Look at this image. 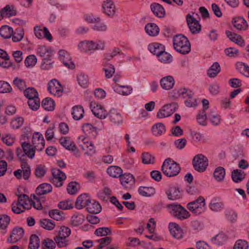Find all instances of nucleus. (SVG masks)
Instances as JSON below:
<instances>
[{
	"instance_id": "obj_35",
	"label": "nucleus",
	"mask_w": 249,
	"mask_h": 249,
	"mask_svg": "<svg viewBox=\"0 0 249 249\" xmlns=\"http://www.w3.org/2000/svg\"><path fill=\"white\" fill-rule=\"evenodd\" d=\"M94 45L93 41L85 40L81 42L78 45V47L82 52H87L89 51L95 50Z\"/></svg>"
},
{
	"instance_id": "obj_31",
	"label": "nucleus",
	"mask_w": 249,
	"mask_h": 249,
	"mask_svg": "<svg viewBox=\"0 0 249 249\" xmlns=\"http://www.w3.org/2000/svg\"><path fill=\"white\" fill-rule=\"evenodd\" d=\"M150 7L154 14L157 17L162 18L164 16V9L160 4L157 3H154L151 5Z\"/></svg>"
},
{
	"instance_id": "obj_33",
	"label": "nucleus",
	"mask_w": 249,
	"mask_h": 249,
	"mask_svg": "<svg viewBox=\"0 0 249 249\" xmlns=\"http://www.w3.org/2000/svg\"><path fill=\"white\" fill-rule=\"evenodd\" d=\"M52 191V186L50 184L44 183L37 187L36 193L37 195L41 196L49 193Z\"/></svg>"
},
{
	"instance_id": "obj_20",
	"label": "nucleus",
	"mask_w": 249,
	"mask_h": 249,
	"mask_svg": "<svg viewBox=\"0 0 249 249\" xmlns=\"http://www.w3.org/2000/svg\"><path fill=\"white\" fill-rule=\"evenodd\" d=\"M34 32L36 36L39 38H46L49 41L52 40V36L46 27L41 29L39 26H36L34 28Z\"/></svg>"
},
{
	"instance_id": "obj_53",
	"label": "nucleus",
	"mask_w": 249,
	"mask_h": 249,
	"mask_svg": "<svg viewBox=\"0 0 249 249\" xmlns=\"http://www.w3.org/2000/svg\"><path fill=\"white\" fill-rule=\"evenodd\" d=\"M40 225L41 227L47 230H52L55 226L54 222L48 219H43L40 220Z\"/></svg>"
},
{
	"instance_id": "obj_3",
	"label": "nucleus",
	"mask_w": 249,
	"mask_h": 249,
	"mask_svg": "<svg viewBox=\"0 0 249 249\" xmlns=\"http://www.w3.org/2000/svg\"><path fill=\"white\" fill-rule=\"evenodd\" d=\"M166 208L173 216L181 220L187 219L190 216L189 213L177 203L167 204Z\"/></svg>"
},
{
	"instance_id": "obj_16",
	"label": "nucleus",
	"mask_w": 249,
	"mask_h": 249,
	"mask_svg": "<svg viewBox=\"0 0 249 249\" xmlns=\"http://www.w3.org/2000/svg\"><path fill=\"white\" fill-rule=\"evenodd\" d=\"M24 235V230L21 228H15L12 230L7 241L11 243H14L20 239Z\"/></svg>"
},
{
	"instance_id": "obj_29",
	"label": "nucleus",
	"mask_w": 249,
	"mask_h": 249,
	"mask_svg": "<svg viewBox=\"0 0 249 249\" xmlns=\"http://www.w3.org/2000/svg\"><path fill=\"white\" fill-rule=\"evenodd\" d=\"M226 34L227 37L232 42H235L236 44L241 46L244 45V40L240 36L229 31H226Z\"/></svg>"
},
{
	"instance_id": "obj_46",
	"label": "nucleus",
	"mask_w": 249,
	"mask_h": 249,
	"mask_svg": "<svg viewBox=\"0 0 249 249\" xmlns=\"http://www.w3.org/2000/svg\"><path fill=\"white\" fill-rule=\"evenodd\" d=\"M208 118L213 125H217L220 123V117L214 110L210 111L208 115Z\"/></svg>"
},
{
	"instance_id": "obj_15",
	"label": "nucleus",
	"mask_w": 249,
	"mask_h": 249,
	"mask_svg": "<svg viewBox=\"0 0 249 249\" xmlns=\"http://www.w3.org/2000/svg\"><path fill=\"white\" fill-rule=\"evenodd\" d=\"M59 57L60 61L63 64L69 69H74L75 65L71 61L70 55L65 50H60L59 51Z\"/></svg>"
},
{
	"instance_id": "obj_55",
	"label": "nucleus",
	"mask_w": 249,
	"mask_h": 249,
	"mask_svg": "<svg viewBox=\"0 0 249 249\" xmlns=\"http://www.w3.org/2000/svg\"><path fill=\"white\" fill-rule=\"evenodd\" d=\"M40 245V241L38 237L36 234H33L30 238L29 248L30 249H37Z\"/></svg>"
},
{
	"instance_id": "obj_5",
	"label": "nucleus",
	"mask_w": 249,
	"mask_h": 249,
	"mask_svg": "<svg viewBox=\"0 0 249 249\" xmlns=\"http://www.w3.org/2000/svg\"><path fill=\"white\" fill-rule=\"evenodd\" d=\"M187 208L196 215L201 214L206 210L204 198L199 196L196 199L188 203L187 205Z\"/></svg>"
},
{
	"instance_id": "obj_36",
	"label": "nucleus",
	"mask_w": 249,
	"mask_h": 249,
	"mask_svg": "<svg viewBox=\"0 0 249 249\" xmlns=\"http://www.w3.org/2000/svg\"><path fill=\"white\" fill-rule=\"evenodd\" d=\"M233 25L235 28L239 30H246L248 27L247 21L241 17L234 19Z\"/></svg>"
},
{
	"instance_id": "obj_17",
	"label": "nucleus",
	"mask_w": 249,
	"mask_h": 249,
	"mask_svg": "<svg viewBox=\"0 0 249 249\" xmlns=\"http://www.w3.org/2000/svg\"><path fill=\"white\" fill-rule=\"evenodd\" d=\"M91 198L86 194H82L79 196L75 203V207L78 209H81L84 207H87L90 202Z\"/></svg>"
},
{
	"instance_id": "obj_25",
	"label": "nucleus",
	"mask_w": 249,
	"mask_h": 249,
	"mask_svg": "<svg viewBox=\"0 0 249 249\" xmlns=\"http://www.w3.org/2000/svg\"><path fill=\"white\" fill-rule=\"evenodd\" d=\"M107 116L110 121L114 124H119L123 123V118L121 114L115 109H111Z\"/></svg>"
},
{
	"instance_id": "obj_44",
	"label": "nucleus",
	"mask_w": 249,
	"mask_h": 249,
	"mask_svg": "<svg viewBox=\"0 0 249 249\" xmlns=\"http://www.w3.org/2000/svg\"><path fill=\"white\" fill-rule=\"evenodd\" d=\"M138 192L141 195L146 197L151 196L155 193V189L152 187H146L141 186L139 188Z\"/></svg>"
},
{
	"instance_id": "obj_28",
	"label": "nucleus",
	"mask_w": 249,
	"mask_h": 249,
	"mask_svg": "<svg viewBox=\"0 0 249 249\" xmlns=\"http://www.w3.org/2000/svg\"><path fill=\"white\" fill-rule=\"evenodd\" d=\"M148 49L151 53L157 55V56L165 50L163 45L156 42L150 44L148 45Z\"/></svg>"
},
{
	"instance_id": "obj_41",
	"label": "nucleus",
	"mask_w": 249,
	"mask_h": 249,
	"mask_svg": "<svg viewBox=\"0 0 249 249\" xmlns=\"http://www.w3.org/2000/svg\"><path fill=\"white\" fill-rule=\"evenodd\" d=\"M221 68L219 64L217 62H214L208 69L207 74L211 78L215 77L220 71Z\"/></svg>"
},
{
	"instance_id": "obj_10",
	"label": "nucleus",
	"mask_w": 249,
	"mask_h": 249,
	"mask_svg": "<svg viewBox=\"0 0 249 249\" xmlns=\"http://www.w3.org/2000/svg\"><path fill=\"white\" fill-rule=\"evenodd\" d=\"M48 90L51 94L57 97H60L63 93V88L59 82L53 79L48 84Z\"/></svg>"
},
{
	"instance_id": "obj_64",
	"label": "nucleus",
	"mask_w": 249,
	"mask_h": 249,
	"mask_svg": "<svg viewBox=\"0 0 249 249\" xmlns=\"http://www.w3.org/2000/svg\"><path fill=\"white\" fill-rule=\"evenodd\" d=\"M248 243L244 240L239 239L235 243L233 249H248Z\"/></svg>"
},
{
	"instance_id": "obj_30",
	"label": "nucleus",
	"mask_w": 249,
	"mask_h": 249,
	"mask_svg": "<svg viewBox=\"0 0 249 249\" xmlns=\"http://www.w3.org/2000/svg\"><path fill=\"white\" fill-rule=\"evenodd\" d=\"M82 130L84 133L89 136L95 137L97 135V128L90 124H85L82 126Z\"/></svg>"
},
{
	"instance_id": "obj_27",
	"label": "nucleus",
	"mask_w": 249,
	"mask_h": 249,
	"mask_svg": "<svg viewBox=\"0 0 249 249\" xmlns=\"http://www.w3.org/2000/svg\"><path fill=\"white\" fill-rule=\"evenodd\" d=\"M86 209L89 213L96 214L101 211L102 207L98 202L91 199Z\"/></svg>"
},
{
	"instance_id": "obj_21",
	"label": "nucleus",
	"mask_w": 249,
	"mask_h": 249,
	"mask_svg": "<svg viewBox=\"0 0 249 249\" xmlns=\"http://www.w3.org/2000/svg\"><path fill=\"white\" fill-rule=\"evenodd\" d=\"M104 12L108 16H113L116 12L115 5L111 0H105L102 5Z\"/></svg>"
},
{
	"instance_id": "obj_7",
	"label": "nucleus",
	"mask_w": 249,
	"mask_h": 249,
	"mask_svg": "<svg viewBox=\"0 0 249 249\" xmlns=\"http://www.w3.org/2000/svg\"><path fill=\"white\" fill-rule=\"evenodd\" d=\"M192 163L196 171L203 172L206 170L208 165V159L202 154H198L194 157Z\"/></svg>"
},
{
	"instance_id": "obj_38",
	"label": "nucleus",
	"mask_w": 249,
	"mask_h": 249,
	"mask_svg": "<svg viewBox=\"0 0 249 249\" xmlns=\"http://www.w3.org/2000/svg\"><path fill=\"white\" fill-rule=\"evenodd\" d=\"M224 206L223 203L220 200V198H214L213 199L209 204L210 209L215 212L220 211Z\"/></svg>"
},
{
	"instance_id": "obj_37",
	"label": "nucleus",
	"mask_w": 249,
	"mask_h": 249,
	"mask_svg": "<svg viewBox=\"0 0 249 249\" xmlns=\"http://www.w3.org/2000/svg\"><path fill=\"white\" fill-rule=\"evenodd\" d=\"M114 91L123 95H127L132 91V88L128 86L116 85L114 87Z\"/></svg>"
},
{
	"instance_id": "obj_57",
	"label": "nucleus",
	"mask_w": 249,
	"mask_h": 249,
	"mask_svg": "<svg viewBox=\"0 0 249 249\" xmlns=\"http://www.w3.org/2000/svg\"><path fill=\"white\" fill-rule=\"evenodd\" d=\"M28 105L32 110H36L40 107V100L38 96L28 99Z\"/></svg>"
},
{
	"instance_id": "obj_11",
	"label": "nucleus",
	"mask_w": 249,
	"mask_h": 249,
	"mask_svg": "<svg viewBox=\"0 0 249 249\" xmlns=\"http://www.w3.org/2000/svg\"><path fill=\"white\" fill-rule=\"evenodd\" d=\"M53 183L56 187H61L63 185V181L66 179V176L64 173L60 169L54 168L52 170Z\"/></svg>"
},
{
	"instance_id": "obj_12",
	"label": "nucleus",
	"mask_w": 249,
	"mask_h": 249,
	"mask_svg": "<svg viewBox=\"0 0 249 249\" xmlns=\"http://www.w3.org/2000/svg\"><path fill=\"white\" fill-rule=\"evenodd\" d=\"M90 108L93 114L98 118L104 119L107 116V112L100 104L92 102L90 103Z\"/></svg>"
},
{
	"instance_id": "obj_50",
	"label": "nucleus",
	"mask_w": 249,
	"mask_h": 249,
	"mask_svg": "<svg viewBox=\"0 0 249 249\" xmlns=\"http://www.w3.org/2000/svg\"><path fill=\"white\" fill-rule=\"evenodd\" d=\"M13 33V29L7 25L3 26L0 28V35L4 38H10Z\"/></svg>"
},
{
	"instance_id": "obj_26",
	"label": "nucleus",
	"mask_w": 249,
	"mask_h": 249,
	"mask_svg": "<svg viewBox=\"0 0 249 249\" xmlns=\"http://www.w3.org/2000/svg\"><path fill=\"white\" fill-rule=\"evenodd\" d=\"M168 198L171 200H176L182 197V193L178 188L172 187L166 192Z\"/></svg>"
},
{
	"instance_id": "obj_56",
	"label": "nucleus",
	"mask_w": 249,
	"mask_h": 249,
	"mask_svg": "<svg viewBox=\"0 0 249 249\" xmlns=\"http://www.w3.org/2000/svg\"><path fill=\"white\" fill-rule=\"evenodd\" d=\"M3 11V14H4L5 17H10L15 16L17 14V11L15 9L13 5H7L5 7L2 9Z\"/></svg>"
},
{
	"instance_id": "obj_39",
	"label": "nucleus",
	"mask_w": 249,
	"mask_h": 249,
	"mask_svg": "<svg viewBox=\"0 0 249 249\" xmlns=\"http://www.w3.org/2000/svg\"><path fill=\"white\" fill-rule=\"evenodd\" d=\"M146 33L150 36H156L159 33V28L155 23H148L145 25Z\"/></svg>"
},
{
	"instance_id": "obj_23",
	"label": "nucleus",
	"mask_w": 249,
	"mask_h": 249,
	"mask_svg": "<svg viewBox=\"0 0 249 249\" xmlns=\"http://www.w3.org/2000/svg\"><path fill=\"white\" fill-rule=\"evenodd\" d=\"M160 84L162 89L170 90L173 88L175 84V80L172 76L168 75L160 79Z\"/></svg>"
},
{
	"instance_id": "obj_24",
	"label": "nucleus",
	"mask_w": 249,
	"mask_h": 249,
	"mask_svg": "<svg viewBox=\"0 0 249 249\" xmlns=\"http://www.w3.org/2000/svg\"><path fill=\"white\" fill-rule=\"evenodd\" d=\"M31 207H28L27 202H21L15 201L12 204V210L15 213H20L23 212L25 209H29Z\"/></svg>"
},
{
	"instance_id": "obj_40",
	"label": "nucleus",
	"mask_w": 249,
	"mask_h": 249,
	"mask_svg": "<svg viewBox=\"0 0 249 249\" xmlns=\"http://www.w3.org/2000/svg\"><path fill=\"white\" fill-rule=\"evenodd\" d=\"M72 115L75 120H79L82 118L84 114V110L81 106H75L72 108Z\"/></svg>"
},
{
	"instance_id": "obj_8",
	"label": "nucleus",
	"mask_w": 249,
	"mask_h": 249,
	"mask_svg": "<svg viewBox=\"0 0 249 249\" xmlns=\"http://www.w3.org/2000/svg\"><path fill=\"white\" fill-rule=\"evenodd\" d=\"M178 107V106L176 103L165 105L158 112L157 117L159 118L167 117L176 111Z\"/></svg>"
},
{
	"instance_id": "obj_63",
	"label": "nucleus",
	"mask_w": 249,
	"mask_h": 249,
	"mask_svg": "<svg viewBox=\"0 0 249 249\" xmlns=\"http://www.w3.org/2000/svg\"><path fill=\"white\" fill-rule=\"evenodd\" d=\"M55 242L53 240L47 238L43 240L42 244L43 249H53L55 248Z\"/></svg>"
},
{
	"instance_id": "obj_52",
	"label": "nucleus",
	"mask_w": 249,
	"mask_h": 249,
	"mask_svg": "<svg viewBox=\"0 0 249 249\" xmlns=\"http://www.w3.org/2000/svg\"><path fill=\"white\" fill-rule=\"evenodd\" d=\"M225 174V169L222 167H218L215 169L213 176L217 181H220L224 178Z\"/></svg>"
},
{
	"instance_id": "obj_43",
	"label": "nucleus",
	"mask_w": 249,
	"mask_h": 249,
	"mask_svg": "<svg viewBox=\"0 0 249 249\" xmlns=\"http://www.w3.org/2000/svg\"><path fill=\"white\" fill-rule=\"evenodd\" d=\"M80 146L83 150L89 149V151L85 152L86 155L92 156L96 153L95 147L91 142L87 141L86 142H84V144H80Z\"/></svg>"
},
{
	"instance_id": "obj_9",
	"label": "nucleus",
	"mask_w": 249,
	"mask_h": 249,
	"mask_svg": "<svg viewBox=\"0 0 249 249\" xmlns=\"http://www.w3.org/2000/svg\"><path fill=\"white\" fill-rule=\"evenodd\" d=\"M59 142L66 149L73 152L75 156L78 158L80 156V153L79 150L77 149L74 142L71 141L70 137H62L60 139Z\"/></svg>"
},
{
	"instance_id": "obj_32",
	"label": "nucleus",
	"mask_w": 249,
	"mask_h": 249,
	"mask_svg": "<svg viewBox=\"0 0 249 249\" xmlns=\"http://www.w3.org/2000/svg\"><path fill=\"white\" fill-rule=\"evenodd\" d=\"M107 173L113 178H120L123 175V170L117 166H110L107 170Z\"/></svg>"
},
{
	"instance_id": "obj_42",
	"label": "nucleus",
	"mask_w": 249,
	"mask_h": 249,
	"mask_svg": "<svg viewBox=\"0 0 249 249\" xmlns=\"http://www.w3.org/2000/svg\"><path fill=\"white\" fill-rule=\"evenodd\" d=\"M85 220V216L81 213H76L71 218V223L74 226L82 224Z\"/></svg>"
},
{
	"instance_id": "obj_59",
	"label": "nucleus",
	"mask_w": 249,
	"mask_h": 249,
	"mask_svg": "<svg viewBox=\"0 0 249 249\" xmlns=\"http://www.w3.org/2000/svg\"><path fill=\"white\" fill-rule=\"evenodd\" d=\"M142 162L144 164H153L155 162V158L148 152H144L142 155Z\"/></svg>"
},
{
	"instance_id": "obj_34",
	"label": "nucleus",
	"mask_w": 249,
	"mask_h": 249,
	"mask_svg": "<svg viewBox=\"0 0 249 249\" xmlns=\"http://www.w3.org/2000/svg\"><path fill=\"white\" fill-rule=\"evenodd\" d=\"M166 131L165 125L161 123H159L155 124L152 127V132L154 135L156 136H161Z\"/></svg>"
},
{
	"instance_id": "obj_1",
	"label": "nucleus",
	"mask_w": 249,
	"mask_h": 249,
	"mask_svg": "<svg viewBox=\"0 0 249 249\" xmlns=\"http://www.w3.org/2000/svg\"><path fill=\"white\" fill-rule=\"evenodd\" d=\"M36 149L29 142H21V147L16 149V154L18 159L21 161V167L23 171V178L27 179L31 175V169L29 165L26 161V156L30 159H33L35 155Z\"/></svg>"
},
{
	"instance_id": "obj_14",
	"label": "nucleus",
	"mask_w": 249,
	"mask_h": 249,
	"mask_svg": "<svg viewBox=\"0 0 249 249\" xmlns=\"http://www.w3.org/2000/svg\"><path fill=\"white\" fill-rule=\"evenodd\" d=\"M187 24L192 34H197L201 30V25L198 21L193 16L188 15L186 16Z\"/></svg>"
},
{
	"instance_id": "obj_22",
	"label": "nucleus",
	"mask_w": 249,
	"mask_h": 249,
	"mask_svg": "<svg viewBox=\"0 0 249 249\" xmlns=\"http://www.w3.org/2000/svg\"><path fill=\"white\" fill-rule=\"evenodd\" d=\"M169 228L172 235L178 239L182 237L183 232L180 227L176 223H170L169 225Z\"/></svg>"
},
{
	"instance_id": "obj_18",
	"label": "nucleus",
	"mask_w": 249,
	"mask_h": 249,
	"mask_svg": "<svg viewBox=\"0 0 249 249\" xmlns=\"http://www.w3.org/2000/svg\"><path fill=\"white\" fill-rule=\"evenodd\" d=\"M121 184L125 188H129L135 183V178L131 174H123L120 178Z\"/></svg>"
},
{
	"instance_id": "obj_2",
	"label": "nucleus",
	"mask_w": 249,
	"mask_h": 249,
	"mask_svg": "<svg viewBox=\"0 0 249 249\" xmlns=\"http://www.w3.org/2000/svg\"><path fill=\"white\" fill-rule=\"evenodd\" d=\"M174 49L182 54L188 53L191 51V44L188 39L181 35L175 36L173 38Z\"/></svg>"
},
{
	"instance_id": "obj_49",
	"label": "nucleus",
	"mask_w": 249,
	"mask_h": 249,
	"mask_svg": "<svg viewBox=\"0 0 249 249\" xmlns=\"http://www.w3.org/2000/svg\"><path fill=\"white\" fill-rule=\"evenodd\" d=\"M42 107L45 110L52 111L54 108V102L51 98H46L43 100Z\"/></svg>"
},
{
	"instance_id": "obj_13",
	"label": "nucleus",
	"mask_w": 249,
	"mask_h": 249,
	"mask_svg": "<svg viewBox=\"0 0 249 249\" xmlns=\"http://www.w3.org/2000/svg\"><path fill=\"white\" fill-rule=\"evenodd\" d=\"M32 144L36 151H41L45 146V140L42 135L39 132L34 133L32 138Z\"/></svg>"
},
{
	"instance_id": "obj_58",
	"label": "nucleus",
	"mask_w": 249,
	"mask_h": 249,
	"mask_svg": "<svg viewBox=\"0 0 249 249\" xmlns=\"http://www.w3.org/2000/svg\"><path fill=\"white\" fill-rule=\"evenodd\" d=\"M77 79L78 84L81 87L84 88H86L88 87L89 79L87 75L81 73L77 76Z\"/></svg>"
},
{
	"instance_id": "obj_45",
	"label": "nucleus",
	"mask_w": 249,
	"mask_h": 249,
	"mask_svg": "<svg viewBox=\"0 0 249 249\" xmlns=\"http://www.w3.org/2000/svg\"><path fill=\"white\" fill-rule=\"evenodd\" d=\"M10 221V218L7 215H2L0 216V229L2 230L1 232L5 233L6 232V228Z\"/></svg>"
},
{
	"instance_id": "obj_60",
	"label": "nucleus",
	"mask_w": 249,
	"mask_h": 249,
	"mask_svg": "<svg viewBox=\"0 0 249 249\" xmlns=\"http://www.w3.org/2000/svg\"><path fill=\"white\" fill-rule=\"evenodd\" d=\"M68 238V237H54V240L58 247L64 248L66 247L69 244V241Z\"/></svg>"
},
{
	"instance_id": "obj_4",
	"label": "nucleus",
	"mask_w": 249,
	"mask_h": 249,
	"mask_svg": "<svg viewBox=\"0 0 249 249\" xmlns=\"http://www.w3.org/2000/svg\"><path fill=\"white\" fill-rule=\"evenodd\" d=\"M161 170L166 176L172 177L178 174L180 167L177 162L171 159L168 158L166 159L162 163Z\"/></svg>"
},
{
	"instance_id": "obj_19",
	"label": "nucleus",
	"mask_w": 249,
	"mask_h": 249,
	"mask_svg": "<svg viewBox=\"0 0 249 249\" xmlns=\"http://www.w3.org/2000/svg\"><path fill=\"white\" fill-rule=\"evenodd\" d=\"M36 53L39 56L45 59L51 58L53 55V51L51 47L40 45L37 48Z\"/></svg>"
},
{
	"instance_id": "obj_51",
	"label": "nucleus",
	"mask_w": 249,
	"mask_h": 249,
	"mask_svg": "<svg viewBox=\"0 0 249 249\" xmlns=\"http://www.w3.org/2000/svg\"><path fill=\"white\" fill-rule=\"evenodd\" d=\"M56 235L55 237H68L71 233L70 228L65 226H61L59 229L55 231Z\"/></svg>"
},
{
	"instance_id": "obj_48",
	"label": "nucleus",
	"mask_w": 249,
	"mask_h": 249,
	"mask_svg": "<svg viewBox=\"0 0 249 249\" xmlns=\"http://www.w3.org/2000/svg\"><path fill=\"white\" fill-rule=\"evenodd\" d=\"M227 239V237L225 234L220 233L213 237L211 241L214 244L219 246L224 244Z\"/></svg>"
},
{
	"instance_id": "obj_61",
	"label": "nucleus",
	"mask_w": 249,
	"mask_h": 249,
	"mask_svg": "<svg viewBox=\"0 0 249 249\" xmlns=\"http://www.w3.org/2000/svg\"><path fill=\"white\" fill-rule=\"evenodd\" d=\"M237 68L245 76L249 77V66L247 64L240 62L236 64Z\"/></svg>"
},
{
	"instance_id": "obj_62",
	"label": "nucleus",
	"mask_w": 249,
	"mask_h": 249,
	"mask_svg": "<svg viewBox=\"0 0 249 249\" xmlns=\"http://www.w3.org/2000/svg\"><path fill=\"white\" fill-rule=\"evenodd\" d=\"M111 231L110 228L107 227H101L96 229L94 232V234L98 236H106L111 234Z\"/></svg>"
},
{
	"instance_id": "obj_47",
	"label": "nucleus",
	"mask_w": 249,
	"mask_h": 249,
	"mask_svg": "<svg viewBox=\"0 0 249 249\" xmlns=\"http://www.w3.org/2000/svg\"><path fill=\"white\" fill-rule=\"evenodd\" d=\"M245 177V174L244 172L239 170L236 169L232 171L231 173V178L233 181L239 182L241 181Z\"/></svg>"
},
{
	"instance_id": "obj_54",
	"label": "nucleus",
	"mask_w": 249,
	"mask_h": 249,
	"mask_svg": "<svg viewBox=\"0 0 249 249\" xmlns=\"http://www.w3.org/2000/svg\"><path fill=\"white\" fill-rule=\"evenodd\" d=\"M24 35V30L22 28H17L12 35V40L14 42H18L23 38Z\"/></svg>"
},
{
	"instance_id": "obj_6",
	"label": "nucleus",
	"mask_w": 249,
	"mask_h": 249,
	"mask_svg": "<svg viewBox=\"0 0 249 249\" xmlns=\"http://www.w3.org/2000/svg\"><path fill=\"white\" fill-rule=\"evenodd\" d=\"M178 95L185 99V105L187 107H196L197 105L196 100L194 97V93L185 88H181L178 91Z\"/></svg>"
}]
</instances>
